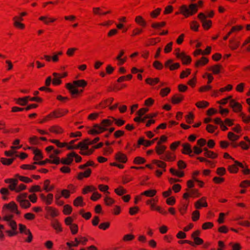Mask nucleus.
Wrapping results in <instances>:
<instances>
[{
	"label": "nucleus",
	"mask_w": 250,
	"mask_h": 250,
	"mask_svg": "<svg viewBox=\"0 0 250 250\" xmlns=\"http://www.w3.org/2000/svg\"><path fill=\"white\" fill-rule=\"evenodd\" d=\"M51 226L57 231H61L62 229L60 223L56 219H53L51 222Z\"/></svg>",
	"instance_id": "dca6fc26"
},
{
	"label": "nucleus",
	"mask_w": 250,
	"mask_h": 250,
	"mask_svg": "<svg viewBox=\"0 0 250 250\" xmlns=\"http://www.w3.org/2000/svg\"><path fill=\"white\" fill-rule=\"evenodd\" d=\"M203 150L205 151L204 155L210 158H215L217 157V154L213 152L208 150L207 148H204Z\"/></svg>",
	"instance_id": "412c9836"
},
{
	"label": "nucleus",
	"mask_w": 250,
	"mask_h": 250,
	"mask_svg": "<svg viewBox=\"0 0 250 250\" xmlns=\"http://www.w3.org/2000/svg\"><path fill=\"white\" fill-rule=\"evenodd\" d=\"M180 13L186 17H188L190 15H192L198 11V6L197 4H190L188 7L186 5H182L180 8Z\"/></svg>",
	"instance_id": "20e7f679"
},
{
	"label": "nucleus",
	"mask_w": 250,
	"mask_h": 250,
	"mask_svg": "<svg viewBox=\"0 0 250 250\" xmlns=\"http://www.w3.org/2000/svg\"><path fill=\"white\" fill-rule=\"evenodd\" d=\"M156 190H148L144 191L142 193V195H146L148 197H152L156 194Z\"/></svg>",
	"instance_id": "c756f323"
},
{
	"label": "nucleus",
	"mask_w": 250,
	"mask_h": 250,
	"mask_svg": "<svg viewBox=\"0 0 250 250\" xmlns=\"http://www.w3.org/2000/svg\"><path fill=\"white\" fill-rule=\"evenodd\" d=\"M113 122H115L116 124L121 126L125 124V121L121 119L117 120L116 119L111 117V119H104L102 121V125H99L96 124L94 125V128L89 131V133L92 134H99L107 129L106 127L111 125Z\"/></svg>",
	"instance_id": "f257e3e1"
},
{
	"label": "nucleus",
	"mask_w": 250,
	"mask_h": 250,
	"mask_svg": "<svg viewBox=\"0 0 250 250\" xmlns=\"http://www.w3.org/2000/svg\"><path fill=\"white\" fill-rule=\"evenodd\" d=\"M86 84V82L83 80L75 81L73 82V84L70 83H67L66 88L69 90L71 94L74 95L79 93V90L76 88V87H84Z\"/></svg>",
	"instance_id": "7ed1b4c3"
},
{
	"label": "nucleus",
	"mask_w": 250,
	"mask_h": 250,
	"mask_svg": "<svg viewBox=\"0 0 250 250\" xmlns=\"http://www.w3.org/2000/svg\"><path fill=\"white\" fill-rule=\"evenodd\" d=\"M96 190V188L94 187L87 186L84 189L83 192L84 193H87V191H95Z\"/></svg>",
	"instance_id": "5fc2aeb1"
},
{
	"label": "nucleus",
	"mask_w": 250,
	"mask_h": 250,
	"mask_svg": "<svg viewBox=\"0 0 250 250\" xmlns=\"http://www.w3.org/2000/svg\"><path fill=\"white\" fill-rule=\"evenodd\" d=\"M199 216H200V213L198 211L195 210L193 212L192 217L193 221H195L199 219Z\"/></svg>",
	"instance_id": "09e8293b"
},
{
	"label": "nucleus",
	"mask_w": 250,
	"mask_h": 250,
	"mask_svg": "<svg viewBox=\"0 0 250 250\" xmlns=\"http://www.w3.org/2000/svg\"><path fill=\"white\" fill-rule=\"evenodd\" d=\"M208 60L205 57H202L201 60H198L195 63V66L196 67L199 66L201 65H204L206 64L208 62Z\"/></svg>",
	"instance_id": "cd10ccee"
},
{
	"label": "nucleus",
	"mask_w": 250,
	"mask_h": 250,
	"mask_svg": "<svg viewBox=\"0 0 250 250\" xmlns=\"http://www.w3.org/2000/svg\"><path fill=\"white\" fill-rule=\"evenodd\" d=\"M15 189L13 190H15V191L19 192L22 190H24L26 188V187L25 185L23 184H21L19 186L17 187V186H14Z\"/></svg>",
	"instance_id": "c03bdc74"
},
{
	"label": "nucleus",
	"mask_w": 250,
	"mask_h": 250,
	"mask_svg": "<svg viewBox=\"0 0 250 250\" xmlns=\"http://www.w3.org/2000/svg\"><path fill=\"white\" fill-rule=\"evenodd\" d=\"M229 105L234 109L235 112H238L241 110L242 106L234 100H231L230 101H229Z\"/></svg>",
	"instance_id": "f8f14e48"
},
{
	"label": "nucleus",
	"mask_w": 250,
	"mask_h": 250,
	"mask_svg": "<svg viewBox=\"0 0 250 250\" xmlns=\"http://www.w3.org/2000/svg\"><path fill=\"white\" fill-rule=\"evenodd\" d=\"M135 21L142 26H145L146 24V22L140 16L136 17Z\"/></svg>",
	"instance_id": "473e14b6"
},
{
	"label": "nucleus",
	"mask_w": 250,
	"mask_h": 250,
	"mask_svg": "<svg viewBox=\"0 0 250 250\" xmlns=\"http://www.w3.org/2000/svg\"><path fill=\"white\" fill-rule=\"evenodd\" d=\"M68 111L67 110H65L64 112L61 111V110H58V111H54L52 114L54 117L55 118H59L60 117L64 115L65 113H67Z\"/></svg>",
	"instance_id": "bb28decb"
},
{
	"label": "nucleus",
	"mask_w": 250,
	"mask_h": 250,
	"mask_svg": "<svg viewBox=\"0 0 250 250\" xmlns=\"http://www.w3.org/2000/svg\"><path fill=\"white\" fill-rule=\"evenodd\" d=\"M4 206L8 209L11 210L13 212L16 213L17 214H20V212L18 210L17 206L13 202H11L9 204H5Z\"/></svg>",
	"instance_id": "9d476101"
},
{
	"label": "nucleus",
	"mask_w": 250,
	"mask_h": 250,
	"mask_svg": "<svg viewBox=\"0 0 250 250\" xmlns=\"http://www.w3.org/2000/svg\"><path fill=\"white\" fill-rule=\"evenodd\" d=\"M166 25V22L163 21L160 23H154L152 24V27L154 28H158L160 27H163Z\"/></svg>",
	"instance_id": "3c124183"
},
{
	"label": "nucleus",
	"mask_w": 250,
	"mask_h": 250,
	"mask_svg": "<svg viewBox=\"0 0 250 250\" xmlns=\"http://www.w3.org/2000/svg\"><path fill=\"white\" fill-rule=\"evenodd\" d=\"M104 201L107 205H111L114 203V201L109 197H106L104 199Z\"/></svg>",
	"instance_id": "052dcab7"
},
{
	"label": "nucleus",
	"mask_w": 250,
	"mask_h": 250,
	"mask_svg": "<svg viewBox=\"0 0 250 250\" xmlns=\"http://www.w3.org/2000/svg\"><path fill=\"white\" fill-rule=\"evenodd\" d=\"M39 20L43 21L46 24H48L49 22H53L56 21L55 19L49 18L47 16H42L40 17Z\"/></svg>",
	"instance_id": "6ab92c4d"
},
{
	"label": "nucleus",
	"mask_w": 250,
	"mask_h": 250,
	"mask_svg": "<svg viewBox=\"0 0 250 250\" xmlns=\"http://www.w3.org/2000/svg\"><path fill=\"white\" fill-rule=\"evenodd\" d=\"M172 42H169V43H168L166 46L165 47V52L166 53H168L171 50V49H172Z\"/></svg>",
	"instance_id": "0e129e2a"
},
{
	"label": "nucleus",
	"mask_w": 250,
	"mask_h": 250,
	"mask_svg": "<svg viewBox=\"0 0 250 250\" xmlns=\"http://www.w3.org/2000/svg\"><path fill=\"white\" fill-rule=\"evenodd\" d=\"M148 111V109L147 108H142L139 109L136 113V114L139 116H143Z\"/></svg>",
	"instance_id": "a18cd8bd"
},
{
	"label": "nucleus",
	"mask_w": 250,
	"mask_h": 250,
	"mask_svg": "<svg viewBox=\"0 0 250 250\" xmlns=\"http://www.w3.org/2000/svg\"><path fill=\"white\" fill-rule=\"evenodd\" d=\"M213 224L211 222H206L203 224L202 226V228L204 229H208V228H210L213 226Z\"/></svg>",
	"instance_id": "774afa93"
},
{
	"label": "nucleus",
	"mask_w": 250,
	"mask_h": 250,
	"mask_svg": "<svg viewBox=\"0 0 250 250\" xmlns=\"http://www.w3.org/2000/svg\"><path fill=\"white\" fill-rule=\"evenodd\" d=\"M161 158L164 160L173 161L175 159V157L172 156L171 154L169 152H166L165 154L161 157Z\"/></svg>",
	"instance_id": "a211bd4d"
},
{
	"label": "nucleus",
	"mask_w": 250,
	"mask_h": 250,
	"mask_svg": "<svg viewBox=\"0 0 250 250\" xmlns=\"http://www.w3.org/2000/svg\"><path fill=\"white\" fill-rule=\"evenodd\" d=\"M75 155V152H72L67 154L66 158H63L60 160V162L62 164L69 165L71 164L73 161L74 156Z\"/></svg>",
	"instance_id": "6e6552de"
},
{
	"label": "nucleus",
	"mask_w": 250,
	"mask_h": 250,
	"mask_svg": "<svg viewBox=\"0 0 250 250\" xmlns=\"http://www.w3.org/2000/svg\"><path fill=\"white\" fill-rule=\"evenodd\" d=\"M194 153L195 154H200L203 150V149H202L201 148H199L197 146H194L193 148Z\"/></svg>",
	"instance_id": "bf43d9fd"
},
{
	"label": "nucleus",
	"mask_w": 250,
	"mask_h": 250,
	"mask_svg": "<svg viewBox=\"0 0 250 250\" xmlns=\"http://www.w3.org/2000/svg\"><path fill=\"white\" fill-rule=\"evenodd\" d=\"M198 18L202 23V25L204 28L208 29L211 26V21L210 20H207V16L203 13L198 14Z\"/></svg>",
	"instance_id": "423d86ee"
},
{
	"label": "nucleus",
	"mask_w": 250,
	"mask_h": 250,
	"mask_svg": "<svg viewBox=\"0 0 250 250\" xmlns=\"http://www.w3.org/2000/svg\"><path fill=\"white\" fill-rule=\"evenodd\" d=\"M145 160L140 157H137L134 159V162L137 164H141L145 163Z\"/></svg>",
	"instance_id": "603ef678"
},
{
	"label": "nucleus",
	"mask_w": 250,
	"mask_h": 250,
	"mask_svg": "<svg viewBox=\"0 0 250 250\" xmlns=\"http://www.w3.org/2000/svg\"><path fill=\"white\" fill-rule=\"evenodd\" d=\"M115 192L119 195H122L126 193V190L123 188L121 187L120 188L115 189Z\"/></svg>",
	"instance_id": "8fccbe9b"
},
{
	"label": "nucleus",
	"mask_w": 250,
	"mask_h": 250,
	"mask_svg": "<svg viewBox=\"0 0 250 250\" xmlns=\"http://www.w3.org/2000/svg\"><path fill=\"white\" fill-rule=\"evenodd\" d=\"M50 131L51 132L58 134L62 132V129L59 126H53L50 127Z\"/></svg>",
	"instance_id": "c85d7f7f"
},
{
	"label": "nucleus",
	"mask_w": 250,
	"mask_h": 250,
	"mask_svg": "<svg viewBox=\"0 0 250 250\" xmlns=\"http://www.w3.org/2000/svg\"><path fill=\"white\" fill-rule=\"evenodd\" d=\"M201 200H199L197 201L195 204V206L196 208H200L201 207H206L207 206V203L206 202L202 204L201 202Z\"/></svg>",
	"instance_id": "49530a36"
},
{
	"label": "nucleus",
	"mask_w": 250,
	"mask_h": 250,
	"mask_svg": "<svg viewBox=\"0 0 250 250\" xmlns=\"http://www.w3.org/2000/svg\"><path fill=\"white\" fill-rule=\"evenodd\" d=\"M14 158L12 159H5L1 158V162L3 165H9L13 162Z\"/></svg>",
	"instance_id": "58836bf2"
},
{
	"label": "nucleus",
	"mask_w": 250,
	"mask_h": 250,
	"mask_svg": "<svg viewBox=\"0 0 250 250\" xmlns=\"http://www.w3.org/2000/svg\"><path fill=\"white\" fill-rule=\"evenodd\" d=\"M110 224L108 222L102 223L99 226V228L104 230L106 229L109 227Z\"/></svg>",
	"instance_id": "e2e57ef3"
},
{
	"label": "nucleus",
	"mask_w": 250,
	"mask_h": 250,
	"mask_svg": "<svg viewBox=\"0 0 250 250\" xmlns=\"http://www.w3.org/2000/svg\"><path fill=\"white\" fill-rule=\"evenodd\" d=\"M177 58L181 59L184 64H188L190 62L191 58L185 54L184 52H178L176 54Z\"/></svg>",
	"instance_id": "0eeeda50"
},
{
	"label": "nucleus",
	"mask_w": 250,
	"mask_h": 250,
	"mask_svg": "<svg viewBox=\"0 0 250 250\" xmlns=\"http://www.w3.org/2000/svg\"><path fill=\"white\" fill-rule=\"evenodd\" d=\"M50 141H51V142H52L54 144H55L59 147H63L67 146L66 143H60L57 140H50Z\"/></svg>",
	"instance_id": "37998d69"
},
{
	"label": "nucleus",
	"mask_w": 250,
	"mask_h": 250,
	"mask_svg": "<svg viewBox=\"0 0 250 250\" xmlns=\"http://www.w3.org/2000/svg\"><path fill=\"white\" fill-rule=\"evenodd\" d=\"M74 205L75 206H83V198L82 197H78L74 201Z\"/></svg>",
	"instance_id": "c9c22d12"
},
{
	"label": "nucleus",
	"mask_w": 250,
	"mask_h": 250,
	"mask_svg": "<svg viewBox=\"0 0 250 250\" xmlns=\"http://www.w3.org/2000/svg\"><path fill=\"white\" fill-rule=\"evenodd\" d=\"M155 148H156L157 153L159 155H161L162 153H163L164 152V151H165V150L166 149V146H165L161 145H158V146H156Z\"/></svg>",
	"instance_id": "393cba45"
},
{
	"label": "nucleus",
	"mask_w": 250,
	"mask_h": 250,
	"mask_svg": "<svg viewBox=\"0 0 250 250\" xmlns=\"http://www.w3.org/2000/svg\"><path fill=\"white\" fill-rule=\"evenodd\" d=\"M16 177H18L20 181L25 182L26 183H28L32 182V180L27 177L20 176L18 174L16 175Z\"/></svg>",
	"instance_id": "2f4dec72"
},
{
	"label": "nucleus",
	"mask_w": 250,
	"mask_h": 250,
	"mask_svg": "<svg viewBox=\"0 0 250 250\" xmlns=\"http://www.w3.org/2000/svg\"><path fill=\"white\" fill-rule=\"evenodd\" d=\"M116 159L120 162L125 163L126 161V157L125 154L119 152L116 155Z\"/></svg>",
	"instance_id": "aec40b11"
},
{
	"label": "nucleus",
	"mask_w": 250,
	"mask_h": 250,
	"mask_svg": "<svg viewBox=\"0 0 250 250\" xmlns=\"http://www.w3.org/2000/svg\"><path fill=\"white\" fill-rule=\"evenodd\" d=\"M30 97L29 96H26L24 98H19L20 101H22V103L18 102V104L21 105H26L28 102V101L30 100Z\"/></svg>",
	"instance_id": "ea45409f"
},
{
	"label": "nucleus",
	"mask_w": 250,
	"mask_h": 250,
	"mask_svg": "<svg viewBox=\"0 0 250 250\" xmlns=\"http://www.w3.org/2000/svg\"><path fill=\"white\" fill-rule=\"evenodd\" d=\"M45 209L47 212L52 217H55L58 215V212L57 210L51 207H46L45 208Z\"/></svg>",
	"instance_id": "5701e85b"
},
{
	"label": "nucleus",
	"mask_w": 250,
	"mask_h": 250,
	"mask_svg": "<svg viewBox=\"0 0 250 250\" xmlns=\"http://www.w3.org/2000/svg\"><path fill=\"white\" fill-rule=\"evenodd\" d=\"M153 65L157 69H161L163 68L162 64L158 61H155Z\"/></svg>",
	"instance_id": "69168bd1"
},
{
	"label": "nucleus",
	"mask_w": 250,
	"mask_h": 250,
	"mask_svg": "<svg viewBox=\"0 0 250 250\" xmlns=\"http://www.w3.org/2000/svg\"><path fill=\"white\" fill-rule=\"evenodd\" d=\"M49 181L48 180H46L45 181H44V190L46 191H50L51 190H52L53 188V187H49Z\"/></svg>",
	"instance_id": "a19ab883"
},
{
	"label": "nucleus",
	"mask_w": 250,
	"mask_h": 250,
	"mask_svg": "<svg viewBox=\"0 0 250 250\" xmlns=\"http://www.w3.org/2000/svg\"><path fill=\"white\" fill-rule=\"evenodd\" d=\"M153 163L156 164L157 167L163 168L164 171L166 170V164L163 162L154 160L153 161Z\"/></svg>",
	"instance_id": "a878e982"
},
{
	"label": "nucleus",
	"mask_w": 250,
	"mask_h": 250,
	"mask_svg": "<svg viewBox=\"0 0 250 250\" xmlns=\"http://www.w3.org/2000/svg\"><path fill=\"white\" fill-rule=\"evenodd\" d=\"M170 89L169 88H165L161 89L160 94L162 96H165L169 93Z\"/></svg>",
	"instance_id": "6e6d98bb"
},
{
	"label": "nucleus",
	"mask_w": 250,
	"mask_h": 250,
	"mask_svg": "<svg viewBox=\"0 0 250 250\" xmlns=\"http://www.w3.org/2000/svg\"><path fill=\"white\" fill-rule=\"evenodd\" d=\"M193 114L190 113L188 115L186 116L187 122L188 124H190L193 119Z\"/></svg>",
	"instance_id": "338daca9"
},
{
	"label": "nucleus",
	"mask_w": 250,
	"mask_h": 250,
	"mask_svg": "<svg viewBox=\"0 0 250 250\" xmlns=\"http://www.w3.org/2000/svg\"><path fill=\"white\" fill-rule=\"evenodd\" d=\"M146 82L148 84L153 85L154 83H159V79L158 78H156L155 79L147 78L146 79Z\"/></svg>",
	"instance_id": "72a5a7b5"
},
{
	"label": "nucleus",
	"mask_w": 250,
	"mask_h": 250,
	"mask_svg": "<svg viewBox=\"0 0 250 250\" xmlns=\"http://www.w3.org/2000/svg\"><path fill=\"white\" fill-rule=\"evenodd\" d=\"M13 217V215L12 214L7 213L3 218V220L7 222V224L13 230V231H11L10 230L6 231V233H7L10 236L15 235L18 233L16 231L17 229V225L16 222L12 220Z\"/></svg>",
	"instance_id": "f03ea898"
},
{
	"label": "nucleus",
	"mask_w": 250,
	"mask_h": 250,
	"mask_svg": "<svg viewBox=\"0 0 250 250\" xmlns=\"http://www.w3.org/2000/svg\"><path fill=\"white\" fill-rule=\"evenodd\" d=\"M172 60H168L165 62V66L169 67L170 70H173L178 68L180 67V64L179 63H172Z\"/></svg>",
	"instance_id": "9b49d317"
},
{
	"label": "nucleus",
	"mask_w": 250,
	"mask_h": 250,
	"mask_svg": "<svg viewBox=\"0 0 250 250\" xmlns=\"http://www.w3.org/2000/svg\"><path fill=\"white\" fill-rule=\"evenodd\" d=\"M228 138L231 141H236L239 139V136L235 135L232 132H229L228 133Z\"/></svg>",
	"instance_id": "79ce46f5"
},
{
	"label": "nucleus",
	"mask_w": 250,
	"mask_h": 250,
	"mask_svg": "<svg viewBox=\"0 0 250 250\" xmlns=\"http://www.w3.org/2000/svg\"><path fill=\"white\" fill-rule=\"evenodd\" d=\"M184 151L183 152L184 153L188 154L190 156H193V154H192V150L191 148V146L188 144H184L183 145Z\"/></svg>",
	"instance_id": "4468645a"
},
{
	"label": "nucleus",
	"mask_w": 250,
	"mask_h": 250,
	"mask_svg": "<svg viewBox=\"0 0 250 250\" xmlns=\"http://www.w3.org/2000/svg\"><path fill=\"white\" fill-rule=\"evenodd\" d=\"M208 103L206 101H200L196 104V105L198 108L206 107L208 105Z\"/></svg>",
	"instance_id": "e433bc0d"
},
{
	"label": "nucleus",
	"mask_w": 250,
	"mask_h": 250,
	"mask_svg": "<svg viewBox=\"0 0 250 250\" xmlns=\"http://www.w3.org/2000/svg\"><path fill=\"white\" fill-rule=\"evenodd\" d=\"M199 26V24L195 21H192L190 24L191 28L195 31L198 30Z\"/></svg>",
	"instance_id": "4d7b16f0"
},
{
	"label": "nucleus",
	"mask_w": 250,
	"mask_h": 250,
	"mask_svg": "<svg viewBox=\"0 0 250 250\" xmlns=\"http://www.w3.org/2000/svg\"><path fill=\"white\" fill-rule=\"evenodd\" d=\"M99 140H100L99 137H96L94 140H93L92 141H90L89 139H86L84 140V142H85V144H86L87 146L88 147V146L89 145H93L94 144H95L98 141H99Z\"/></svg>",
	"instance_id": "7c9ffc66"
},
{
	"label": "nucleus",
	"mask_w": 250,
	"mask_h": 250,
	"mask_svg": "<svg viewBox=\"0 0 250 250\" xmlns=\"http://www.w3.org/2000/svg\"><path fill=\"white\" fill-rule=\"evenodd\" d=\"M21 167L24 169H34L36 168L35 166L29 165H23L21 166Z\"/></svg>",
	"instance_id": "864d4df0"
},
{
	"label": "nucleus",
	"mask_w": 250,
	"mask_h": 250,
	"mask_svg": "<svg viewBox=\"0 0 250 250\" xmlns=\"http://www.w3.org/2000/svg\"><path fill=\"white\" fill-rule=\"evenodd\" d=\"M60 151L59 150H54L53 153L50 154V158L52 159V163L58 165L60 163V159L59 157H56L55 155L60 154Z\"/></svg>",
	"instance_id": "1a4fd4ad"
},
{
	"label": "nucleus",
	"mask_w": 250,
	"mask_h": 250,
	"mask_svg": "<svg viewBox=\"0 0 250 250\" xmlns=\"http://www.w3.org/2000/svg\"><path fill=\"white\" fill-rule=\"evenodd\" d=\"M161 9L160 8H157L155 10L152 11L150 13V15L153 18H156L160 13Z\"/></svg>",
	"instance_id": "13d9d810"
},
{
	"label": "nucleus",
	"mask_w": 250,
	"mask_h": 250,
	"mask_svg": "<svg viewBox=\"0 0 250 250\" xmlns=\"http://www.w3.org/2000/svg\"><path fill=\"white\" fill-rule=\"evenodd\" d=\"M33 153L35 155L34 160L35 161H38L43 158L42 154L41 151L38 149H33Z\"/></svg>",
	"instance_id": "f3484780"
},
{
	"label": "nucleus",
	"mask_w": 250,
	"mask_h": 250,
	"mask_svg": "<svg viewBox=\"0 0 250 250\" xmlns=\"http://www.w3.org/2000/svg\"><path fill=\"white\" fill-rule=\"evenodd\" d=\"M170 172L171 173L174 175H176L178 176L179 177H182L184 175V173L183 172H179L175 170L173 168H171L170 169Z\"/></svg>",
	"instance_id": "f704fd0d"
},
{
	"label": "nucleus",
	"mask_w": 250,
	"mask_h": 250,
	"mask_svg": "<svg viewBox=\"0 0 250 250\" xmlns=\"http://www.w3.org/2000/svg\"><path fill=\"white\" fill-rule=\"evenodd\" d=\"M73 149H81L80 153L82 155H89L93 153V150L90 149L87 146L86 144L85 143L84 140L83 142H80L77 145H73Z\"/></svg>",
	"instance_id": "39448f33"
},
{
	"label": "nucleus",
	"mask_w": 250,
	"mask_h": 250,
	"mask_svg": "<svg viewBox=\"0 0 250 250\" xmlns=\"http://www.w3.org/2000/svg\"><path fill=\"white\" fill-rule=\"evenodd\" d=\"M71 211L72 208L70 206L68 205H65L64 206L63 212L65 214H69L71 213Z\"/></svg>",
	"instance_id": "4c0bfd02"
},
{
	"label": "nucleus",
	"mask_w": 250,
	"mask_h": 250,
	"mask_svg": "<svg viewBox=\"0 0 250 250\" xmlns=\"http://www.w3.org/2000/svg\"><path fill=\"white\" fill-rule=\"evenodd\" d=\"M53 75L55 77L53 80V83L55 85L60 84L62 82L60 75L57 73H53Z\"/></svg>",
	"instance_id": "b1692460"
},
{
	"label": "nucleus",
	"mask_w": 250,
	"mask_h": 250,
	"mask_svg": "<svg viewBox=\"0 0 250 250\" xmlns=\"http://www.w3.org/2000/svg\"><path fill=\"white\" fill-rule=\"evenodd\" d=\"M18 201L19 202L20 206L23 208H28L31 205L29 201L27 200L19 199Z\"/></svg>",
	"instance_id": "4be33fe9"
},
{
	"label": "nucleus",
	"mask_w": 250,
	"mask_h": 250,
	"mask_svg": "<svg viewBox=\"0 0 250 250\" xmlns=\"http://www.w3.org/2000/svg\"><path fill=\"white\" fill-rule=\"evenodd\" d=\"M190 73V71L189 69H187V71H182L180 75V78L183 79L185 78V77H187L188 75H189Z\"/></svg>",
	"instance_id": "680f3d73"
},
{
	"label": "nucleus",
	"mask_w": 250,
	"mask_h": 250,
	"mask_svg": "<svg viewBox=\"0 0 250 250\" xmlns=\"http://www.w3.org/2000/svg\"><path fill=\"white\" fill-rule=\"evenodd\" d=\"M237 166L244 168V166L241 163L235 161V165L229 167V171L232 173L237 172L238 170Z\"/></svg>",
	"instance_id": "ddd939ff"
},
{
	"label": "nucleus",
	"mask_w": 250,
	"mask_h": 250,
	"mask_svg": "<svg viewBox=\"0 0 250 250\" xmlns=\"http://www.w3.org/2000/svg\"><path fill=\"white\" fill-rule=\"evenodd\" d=\"M70 229L72 234H75L78 231V226L76 224H72L70 226Z\"/></svg>",
	"instance_id": "de8ad7c7"
},
{
	"label": "nucleus",
	"mask_w": 250,
	"mask_h": 250,
	"mask_svg": "<svg viewBox=\"0 0 250 250\" xmlns=\"http://www.w3.org/2000/svg\"><path fill=\"white\" fill-rule=\"evenodd\" d=\"M5 182L6 183H10L9 188L11 190L14 189V186H17L18 184V180L17 179H7L5 180Z\"/></svg>",
	"instance_id": "2eb2a0df"
}]
</instances>
